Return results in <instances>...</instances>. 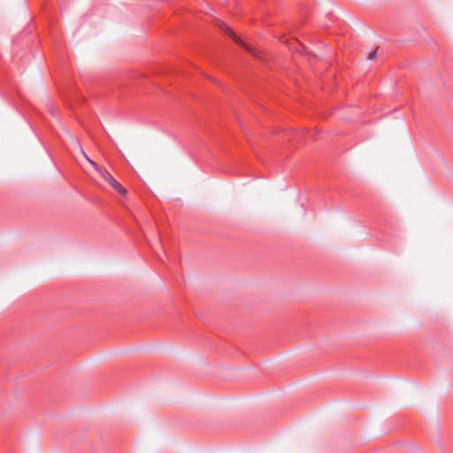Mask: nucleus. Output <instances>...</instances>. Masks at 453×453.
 <instances>
[{"label":"nucleus","instance_id":"nucleus-1","mask_svg":"<svg viewBox=\"0 0 453 453\" xmlns=\"http://www.w3.org/2000/svg\"><path fill=\"white\" fill-rule=\"evenodd\" d=\"M99 174L103 177V179L109 183V185L114 188L119 194L125 196L127 194V189L123 188L113 177L112 175L104 168Z\"/></svg>","mask_w":453,"mask_h":453},{"label":"nucleus","instance_id":"nucleus-2","mask_svg":"<svg viewBox=\"0 0 453 453\" xmlns=\"http://www.w3.org/2000/svg\"><path fill=\"white\" fill-rule=\"evenodd\" d=\"M217 25L223 33H225L226 35L232 38L237 44H239L242 47H244L245 49H247V50L251 51V50L248 48V46L241 40V38H239L225 22L218 20Z\"/></svg>","mask_w":453,"mask_h":453},{"label":"nucleus","instance_id":"nucleus-3","mask_svg":"<svg viewBox=\"0 0 453 453\" xmlns=\"http://www.w3.org/2000/svg\"><path fill=\"white\" fill-rule=\"evenodd\" d=\"M87 160L89 162V164L94 167V169L99 173L104 169L99 165H97L95 161L90 159L87 155H85Z\"/></svg>","mask_w":453,"mask_h":453},{"label":"nucleus","instance_id":"nucleus-4","mask_svg":"<svg viewBox=\"0 0 453 453\" xmlns=\"http://www.w3.org/2000/svg\"><path fill=\"white\" fill-rule=\"evenodd\" d=\"M376 56H377V50H374L373 52H372L369 56H368V59L369 60H373L376 58Z\"/></svg>","mask_w":453,"mask_h":453}]
</instances>
